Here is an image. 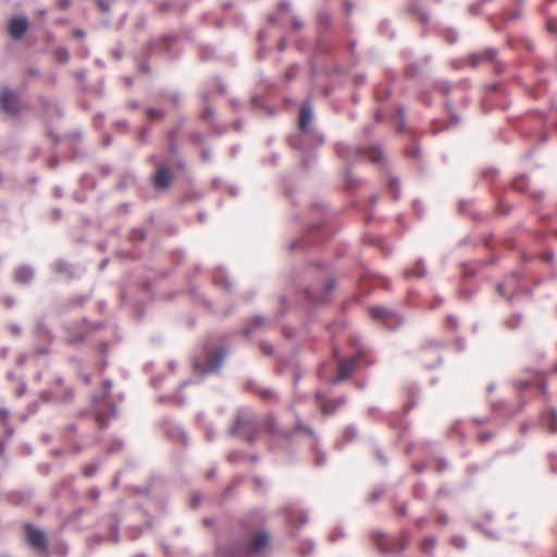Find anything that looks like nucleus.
<instances>
[{"instance_id": "1", "label": "nucleus", "mask_w": 557, "mask_h": 557, "mask_svg": "<svg viewBox=\"0 0 557 557\" xmlns=\"http://www.w3.org/2000/svg\"><path fill=\"white\" fill-rule=\"evenodd\" d=\"M335 152L346 162H356L361 158H366L371 163L379 164L383 171H388V162L379 145L363 147L337 143L335 145Z\"/></svg>"}, {"instance_id": "2", "label": "nucleus", "mask_w": 557, "mask_h": 557, "mask_svg": "<svg viewBox=\"0 0 557 557\" xmlns=\"http://www.w3.org/2000/svg\"><path fill=\"white\" fill-rule=\"evenodd\" d=\"M270 535L267 531L253 534L248 545L242 541H232L218 547L216 557H245L248 553H260L269 543Z\"/></svg>"}, {"instance_id": "3", "label": "nucleus", "mask_w": 557, "mask_h": 557, "mask_svg": "<svg viewBox=\"0 0 557 557\" xmlns=\"http://www.w3.org/2000/svg\"><path fill=\"white\" fill-rule=\"evenodd\" d=\"M349 344L355 348V352L338 363L337 374L331 380L332 384H337L348 379L359 368L361 358L370 351V348L357 335L350 337Z\"/></svg>"}, {"instance_id": "4", "label": "nucleus", "mask_w": 557, "mask_h": 557, "mask_svg": "<svg viewBox=\"0 0 557 557\" xmlns=\"http://www.w3.org/2000/svg\"><path fill=\"white\" fill-rule=\"evenodd\" d=\"M227 352L228 350L225 346H220L214 350H205L203 357L196 355L193 359L194 370L201 375L219 371Z\"/></svg>"}, {"instance_id": "5", "label": "nucleus", "mask_w": 557, "mask_h": 557, "mask_svg": "<svg viewBox=\"0 0 557 557\" xmlns=\"http://www.w3.org/2000/svg\"><path fill=\"white\" fill-rule=\"evenodd\" d=\"M260 428L259 417L252 410L240 407L236 410L233 424L228 429L231 436H236L239 433L243 435Z\"/></svg>"}, {"instance_id": "6", "label": "nucleus", "mask_w": 557, "mask_h": 557, "mask_svg": "<svg viewBox=\"0 0 557 557\" xmlns=\"http://www.w3.org/2000/svg\"><path fill=\"white\" fill-rule=\"evenodd\" d=\"M176 41L177 36L170 34L156 37L143 46V52L147 53L148 57L160 55L171 61L174 58L172 47Z\"/></svg>"}, {"instance_id": "7", "label": "nucleus", "mask_w": 557, "mask_h": 557, "mask_svg": "<svg viewBox=\"0 0 557 557\" xmlns=\"http://www.w3.org/2000/svg\"><path fill=\"white\" fill-rule=\"evenodd\" d=\"M369 313L372 320L382 324L389 331H395L405 323V318L399 312L388 307L374 306L369 309Z\"/></svg>"}, {"instance_id": "8", "label": "nucleus", "mask_w": 557, "mask_h": 557, "mask_svg": "<svg viewBox=\"0 0 557 557\" xmlns=\"http://www.w3.org/2000/svg\"><path fill=\"white\" fill-rule=\"evenodd\" d=\"M325 138L315 126L308 128V132L300 133L295 138L290 139V146L301 152H307L311 148L323 146Z\"/></svg>"}, {"instance_id": "9", "label": "nucleus", "mask_w": 557, "mask_h": 557, "mask_svg": "<svg viewBox=\"0 0 557 557\" xmlns=\"http://www.w3.org/2000/svg\"><path fill=\"white\" fill-rule=\"evenodd\" d=\"M336 281L334 277H327L324 283H319L304 288L306 299L314 305H322L327 301L329 295L334 290Z\"/></svg>"}, {"instance_id": "10", "label": "nucleus", "mask_w": 557, "mask_h": 557, "mask_svg": "<svg viewBox=\"0 0 557 557\" xmlns=\"http://www.w3.org/2000/svg\"><path fill=\"white\" fill-rule=\"evenodd\" d=\"M28 545L40 557H50L48 541L45 531L37 529L30 523L24 527Z\"/></svg>"}, {"instance_id": "11", "label": "nucleus", "mask_w": 557, "mask_h": 557, "mask_svg": "<svg viewBox=\"0 0 557 557\" xmlns=\"http://www.w3.org/2000/svg\"><path fill=\"white\" fill-rule=\"evenodd\" d=\"M386 537V534L383 531H373L372 532V540L374 541V544L376 545L377 549L383 554H392V555H399L403 552H405L408 547L409 543V535L406 531L401 533V539L396 540L398 543V548H388L387 544H385L384 540Z\"/></svg>"}, {"instance_id": "12", "label": "nucleus", "mask_w": 557, "mask_h": 557, "mask_svg": "<svg viewBox=\"0 0 557 557\" xmlns=\"http://www.w3.org/2000/svg\"><path fill=\"white\" fill-rule=\"evenodd\" d=\"M0 107L3 112L10 115H17L20 112L18 97L9 87H4L1 91Z\"/></svg>"}, {"instance_id": "13", "label": "nucleus", "mask_w": 557, "mask_h": 557, "mask_svg": "<svg viewBox=\"0 0 557 557\" xmlns=\"http://www.w3.org/2000/svg\"><path fill=\"white\" fill-rule=\"evenodd\" d=\"M51 269L55 274L62 275L67 280L78 278L82 273L77 267L62 258L57 259L51 264Z\"/></svg>"}, {"instance_id": "14", "label": "nucleus", "mask_w": 557, "mask_h": 557, "mask_svg": "<svg viewBox=\"0 0 557 557\" xmlns=\"http://www.w3.org/2000/svg\"><path fill=\"white\" fill-rule=\"evenodd\" d=\"M314 113L313 106L309 99L305 100L300 104L299 116H298V128L300 133L308 132V128L312 127Z\"/></svg>"}, {"instance_id": "15", "label": "nucleus", "mask_w": 557, "mask_h": 557, "mask_svg": "<svg viewBox=\"0 0 557 557\" xmlns=\"http://www.w3.org/2000/svg\"><path fill=\"white\" fill-rule=\"evenodd\" d=\"M497 49L495 48H486L483 52H474L469 54L468 61L472 69H475L479 66L482 62H491L496 63L497 58Z\"/></svg>"}, {"instance_id": "16", "label": "nucleus", "mask_w": 557, "mask_h": 557, "mask_svg": "<svg viewBox=\"0 0 557 557\" xmlns=\"http://www.w3.org/2000/svg\"><path fill=\"white\" fill-rule=\"evenodd\" d=\"M108 519H109V524H108L109 535L107 536V541L114 543V544H119L121 541L120 525L122 523V517L119 512L112 511L108 515Z\"/></svg>"}, {"instance_id": "17", "label": "nucleus", "mask_w": 557, "mask_h": 557, "mask_svg": "<svg viewBox=\"0 0 557 557\" xmlns=\"http://www.w3.org/2000/svg\"><path fill=\"white\" fill-rule=\"evenodd\" d=\"M173 181V176L165 165L158 168L157 174L153 176L154 187L159 190H166L170 188Z\"/></svg>"}, {"instance_id": "18", "label": "nucleus", "mask_w": 557, "mask_h": 557, "mask_svg": "<svg viewBox=\"0 0 557 557\" xmlns=\"http://www.w3.org/2000/svg\"><path fill=\"white\" fill-rule=\"evenodd\" d=\"M164 429L166 434L173 440H180L181 443L186 447L189 445L188 435L185 430L173 421H165Z\"/></svg>"}, {"instance_id": "19", "label": "nucleus", "mask_w": 557, "mask_h": 557, "mask_svg": "<svg viewBox=\"0 0 557 557\" xmlns=\"http://www.w3.org/2000/svg\"><path fill=\"white\" fill-rule=\"evenodd\" d=\"M28 28V21L26 17H13L9 23V33L14 39L22 38Z\"/></svg>"}, {"instance_id": "20", "label": "nucleus", "mask_w": 557, "mask_h": 557, "mask_svg": "<svg viewBox=\"0 0 557 557\" xmlns=\"http://www.w3.org/2000/svg\"><path fill=\"white\" fill-rule=\"evenodd\" d=\"M35 276V271L33 267L28 264L20 265L14 271V281L22 285L29 284Z\"/></svg>"}, {"instance_id": "21", "label": "nucleus", "mask_w": 557, "mask_h": 557, "mask_svg": "<svg viewBox=\"0 0 557 557\" xmlns=\"http://www.w3.org/2000/svg\"><path fill=\"white\" fill-rule=\"evenodd\" d=\"M314 397L323 414L332 416L338 410L333 400L326 398L321 392H317Z\"/></svg>"}, {"instance_id": "22", "label": "nucleus", "mask_w": 557, "mask_h": 557, "mask_svg": "<svg viewBox=\"0 0 557 557\" xmlns=\"http://www.w3.org/2000/svg\"><path fill=\"white\" fill-rule=\"evenodd\" d=\"M523 277V274L521 272L515 271L512 272L507 278L506 284L507 286L512 288L511 294L508 296V301L511 304L513 299L517 297V295L520 293L519 287V280Z\"/></svg>"}, {"instance_id": "23", "label": "nucleus", "mask_w": 557, "mask_h": 557, "mask_svg": "<svg viewBox=\"0 0 557 557\" xmlns=\"http://www.w3.org/2000/svg\"><path fill=\"white\" fill-rule=\"evenodd\" d=\"M385 175L387 176V188L392 193L393 199L395 201L399 200L400 198V184L397 176L393 175L391 172V165L388 164V171H384Z\"/></svg>"}, {"instance_id": "24", "label": "nucleus", "mask_w": 557, "mask_h": 557, "mask_svg": "<svg viewBox=\"0 0 557 557\" xmlns=\"http://www.w3.org/2000/svg\"><path fill=\"white\" fill-rule=\"evenodd\" d=\"M213 282L226 292H231L233 289V282L230 275L222 268H220L214 274Z\"/></svg>"}, {"instance_id": "25", "label": "nucleus", "mask_w": 557, "mask_h": 557, "mask_svg": "<svg viewBox=\"0 0 557 557\" xmlns=\"http://www.w3.org/2000/svg\"><path fill=\"white\" fill-rule=\"evenodd\" d=\"M333 22V16L325 10L317 12V26L320 32H326Z\"/></svg>"}, {"instance_id": "26", "label": "nucleus", "mask_w": 557, "mask_h": 557, "mask_svg": "<svg viewBox=\"0 0 557 557\" xmlns=\"http://www.w3.org/2000/svg\"><path fill=\"white\" fill-rule=\"evenodd\" d=\"M161 99L169 100L174 107H180L183 102V95L178 90L162 89L159 91Z\"/></svg>"}, {"instance_id": "27", "label": "nucleus", "mask_w": 557, "mask_h": 557, "mask_svg": "<svg viewBox=\"0 0 557 557\" xmlns=\"http://www.w3.org/2000/svg\"><path fill=\"white\" fill-rule=\"evenodd\" d=\"M265 322L267 321L264 317H262L261 314H256L252 317L250 325L242 330V334L245 337H249L257 329H260L263 325H265Z\"/></svg>"}, {"instance_id": "28", "label": "nucleus", "mask_w": 557, "mask_h": 557, "mask_svg": "<svg viewBox=\"0 0 557 557\" xmlns=\"http://www.w3.org/2000/svg\"><path fill=\"white\" fill-rule=\"evenodd\" d=\"M404 275L405 277H424L426 275V269L423 259H418L413 268L405 270Z\"/></svg>"}, {"instance_id": "29", "label": "nucleus", "mask_w": 557, "mask_h": 557, "mask_svg": "<svg viewBox=\"0 0 557 557\" xmlns=\"http://www.w3.org/2000/svg\"><path fill=\"white\" fill-rule=\"evenodd\" d=\"M525 0H515V9L504 16L506 22L518 21L523 17V5Z\"/></svg>"}, {"instance_id": "30", "label": "nucleus", "mask_w": 557, "mask_h": 557, "mask_svg": "<svg viewBox=\"0 0 557 557\" xmlns=\"http://www.w3.org/2000/svg\"><path fill=\"white\" fill-rule=\"evenodd\" d=\"M438 33L445 39V41L449 45L456 44L459 39L458 30L451 26L443 27L438 30Z\"/></svg>"}, {"instance_id": "31", "label": "nucleus", "mask_w": 557, "mask_h": 557, "mask_svg": "<svg viewBox=\"0 0 557 557\" xmlns=\"http://www.w3.org/2000/svg\"><path fill=\"white\" fill-rule=\"evenodd\" d=\"M357 434H358V431H357V428L355 425L346 426V429L344 430L343 440L338 441L335 444V447L337 449L342 448V446L345 443H348V442L352 441L357 436Z\"/></svg>"}, {"instance_id": "32", "label": "nucleus", "mask_w": 557, "mask_h": 557, "mask_svg": "<svg viewBox=\"0 0 557 557\" xmlns=\"http://www.w3.org/2000/svg\"><path fill=\"white\" fill-rule=\"evenodd\" d=\"M541 12L543 13V15H544V16H545V18H546V30H547L549 34L557 35V17L552 16V15L546 11L545 4H543V5L541 7Z\"/></svg>"}, {"instance_id": "33", "label": "nucleus", "mask_w": 557, "mask_h": 557, "mask_svg": "<svg viewBox=\"0 0 557 557\" xmlns=\"http://www.w3.org/2000/svg\"><path fill=\"white\" fill-rule=\"evenodd\" d=\"M151 58L152 57H148L147 53H144L143 51L140 52V55L137 58V67L139 70V72H141L144 74L151 73V67L149 64V61Z\"/></svg>"}, {"instance_id": "34", "label": "nucleus", "mask_w": 557, "mask_h": 557, "mask_svg": "<svg viewBox=\"0 0 557 557\" xmlns=\"http://www.w3.org/2000/svg\"><path fill=\"white\" fill-rule=\"evenodd\" d=\"M344 178L346 187L349 189H354L360 184L359 180L352 176V168L349 164L345 166Z\"/></svg>"}, {"instance_id": "35", "label": "nucleus", "mask_w": 557, "mask_h": 557, "mask_svg": "<svg viewBox=\"0 0 557 557\" xmlns=\"http://www.w3.org/2000/svg\"><path fill=\"white\" fill-rule=\"evenodd\" d=\"M257 395H259L262 398V400H264V401L277 403L280 400L275 391H273L272 388H269V387H260V389H258Z\"/></svg>"}, {"instance_id": "36", "label": "nucleus", "mask_w": 557, "mask_h": 557, "mask_svg": "<svg viewBox=\"0 0 557 557\" xmlns=\"http://www.w3.org/2000/svg\"><path fill=\"white\" fill-rule=\"evenodd\" d=\"M116 413V407L114 405H111L110 413H103V412H96L95 418L96 421L99 423L100 428L104 429L107 428L109 416H114Z\"/></svg>"}, {"instance_id": "37", "label": "nucleus", "mask_w": 557, "mask_h": 557, "mask_svg": "<svg viewBox=\"0 0 557 557\" xmlns=\"http://www.w3.org/2000/svg\"><path fill=\"white\" fill-rule=\"evenodd\" d=\"M522 322V314L515 313L511 317L504 320V325L509 330H516L520 326Z\"/></svg>"}, {"instance_id": "38", "label": "nucleus", "mask_w": 557, "mask_h": 557, "mask_svg": "<svg viewBox=\"0 0 557 557\" xmlns=\"http://www.w3.org/2000/svg\"><path fill=\"white\" fill-rule=\"evenodd\" d=\"M312 451L315 455L314 465L322 467L326 463V454L319 448L318 443L312 445Z\"/></svg>"}, {"instance_id": "39", "label": "nucleus", "mask_w": 557, "mask_h": 557, "mask_svg": "<svg viewBox=\"0 0 557 557\" xmlns=\"http://www.w3.org/2000/svg\"><path fill=\"white\" fill-rule=\"evenodd\" d=\"M434 88L447 96L451 91L453 85L448 81L438 79L434 82Z\"/></svg>"}, {"instance_id": "40", "label": "nucleus", "mask_w": 557, "mask_h": 557, "mask_svg": "<svg viewBox=\"0 0 557 557\" xmlns=\"http://www.w3.org/2000/svg\"><path fill=\"white\" fill-rule=\"evenodd\" d=\"M209 125H210V133L213 136H222L226 131V126L221 124L216 120H212Z\"/></svg>"}, {"instance_id": "41", "label": "nucleus", "mask_w": 557, "mask_h": 557, "mask_svg": "<svg viewBox=\"0 0 557 557\" xmlns=\"http://www.w3.org/2000/svg\"><path fill=\"white\" fill-rule=\"evenodd\" d=\"M146 236V231L143 227H136L131 231L129 240L133 243L144 242Z\"/></svg>"}, {"instance_id": "42", "label": "nucleus", "mask_w": 557, "mask_h": 557, "mask_svg": "<svg viewBox=\"0 0 557 557\" xmlns=\"http://www.w3.org/2000/svg\"><path fill=\"white\" fill-rule=\"evenodd\" d=\"M379 32L382 36H385L389 39H393L395 37L394 32L391 29V23L389 21H382L379 25Z\"/></svg>"}, {"instance_id": "43", "label": "nucleus", "mask_w": 557, "mask_h": 557, "mask_svg": "<svg viewBox=\"0 0 557 557\" xmlns=\"http://www.w3.org/2000/svg\"><path fill=\"white\" fill-rule=\"evenodd\" d=\"M186 122V117L185 116H181L176 123V125L170 129L166 134V137L168 139H176L178 133H180V129L183 127V125L185 124Z\"/></svg>"}, {"instance_id": "44", "label": "nucleus", "mask_w": 557, "mask_h": 557, "mask_svg": "<svg viewBox=\"0 0 557 557\" xmlns=\"http://www.w3.org/2000/svg\"><path fill=\"white\" fill-rule=\"evenodd\" d=\"M304 157L301 159V166L304 170H309L317 161V157L314 154L307 152H302Z\"/></svg>"}, {"instance_id": "45", "label": "nucleus", "mask_w": 557, "mask_h": 557, "mask_svg": "<svg viewBox=\"0 0 557 557\" xmlns=\"http://www.w3.org/2000/svg\"><path fill=\"white\" fill-rule=\"evenodd\" d=\"M512 187L518 191H524L527 188V176L521 174L513 178Z\"/></svg>"}, {"instance_id": "46", "label": "nucleus", "mask_w": 557, "mask_h": 557, "mask_svg": "<svg viewBox=\"0 0 557 557\" xmlns=\"http://www.w3.org/2000/svg\"><path fill=\"white\" fill-rule=\"evenodd\" d=\"M251 102H252V106L256 108H264L269 115H273L275 112V110L273 108L264 107L263 102H262V98L258 95L252 96Z\"/></svg>"}, {"instance_id": "47", "label": "nucleus", "mask_w": 557, "mask_h": 557, "mask_svg": "<svg viewBox=\"0 0 557 557\" xmlns=\"http://www.w3.org/2000/svg\"><path fill=\"white\" fill-rule=\"evenodd\" d=\"M201 119L208 121L209 124L211 123L212 120H216L214 108L212 106L205 107L201 113Z\"/></svg>"}, {"instance_id": "48", "label": "nucleus", "mask_w": 557, "mask_h": 557, "mask_svg": "<svg viewBox=\"0 0 557 557\" xmlns=\"http://www.w3.org/2000/svg\"><path fill=\"white\" fill-rule=\"evenodd\" d=\"M473 528L476 529V530H480L488 539L498 540V536H497L496 532H494V531H492L490 529L484 528L480 522H474L473 523Z\"/></svg>"}, {"instance_id": "49", "label": "nucleus", "mask_w": 557, "mask_h": 557, "mask_svg": "<svg viewBox=\"0 0 557 557\" xmlns=\"http://www.w3.org/2000/svg\"><path fill=\"white\" fill-rule=\"evenodd\" d=\"M329 51V47L325 42H323L322 40H318L315 46H314V49H313V53L315 57H322L324 54H326Z\"/></svg>"}, {"instance_id": "50", "label": "nucleus", "mask_w": 557, "mask_h": 557, "mask_svg": "<svg viewBox=\"0 0 557 557\" xmlns=\"http://www.w3.org/2000/svg\"><path fill=\"white\" fill-rule=\"evenodd\" d=\"M281 156L278 152H272L268 158L262 160V164L269 166H276L280 162Z\"/></svg>"}, {"instance_id": "51", "label": "nucleus", "mask_w": 557, "mask_h": 557, "mask_svg": "<svg viewBox=\"0 0 557 557\" xmlns=\"http://www.w3.org/2000/svg\"><path fill=\"white\" fill-rule=\"evenodd\" d=\"M98 470H99V462H92V463L85 466L83 473L85 476L90 478V476L95 475L98 472Z\"/></svg>"}, {"instance_id": "52", "label": "nucleus", "mask_w": 557, "mask_h": 557, "mask_svg": "<svg viewBox=\"0 0 557 557\" xmlns=\"http://www.w3.org/2000/svg\"><path fill=\"white\" fill-rule=\"evenodd\" d=\"M146 114L151 120H160L164 116V111L156 109V108H148L146 110Z\"/></svg>"}, {"instance_id": "53", "label": "nucleus", "mask_w": 557, "mask_h": 557, "mask_svg": "<svg viewBox=\"0 0 557 557\" xmlns=\"http://www.w3.org/2000/svg\"><path fill=\"white\" fill-rule=\"evenodd\" d=\"M435 544H436V539L434 536H428L424 539V541L422 543V549L425 553H430L435 547Z\"/></svg>"}, {"instance_id": "54", "label": "nucleus", "mask_w": 557, "mask_h": 557, "mask_svg": "<svg viewBox=\"0 0 557 557\" xmlns=\"http://www.w3.org/2000/svg\"><path fill=\"white\" fill-rule=\"evenodd\" d=\"M451 544L456 548L465 549L467 547V540L462 535H455L451 539Z\"/></svg>"}, {"instance_id": "55", "label": "nucleus", "mask_w": 557, "mask_h": 557, "mask_svg": "<svg viewBox=\"0 0 557 557\" xmlns=\"http://www.w3.org/2000/svg\"><path fill=\"white\" fill-rule=\"evenodd\" d=\"M260 428L252 430L246 434H244V438L249 444H255L259 438Z\"/></svg>"}, {"instance_id": "56", "label": "nucleus", "mask_w": 557, "mask_h": 557, "mask_svg": "<svg viewBox=\"0 0 557 557\" xmlns=\"http://www.w3.org/2000/svg\"><path fill=\"white\" fill-rule=\"evenodd\" d=\"M152 492V485L146 484L144 486H136L134 487V493L141 496H150Z\"/></svg>"}, {"instance_id": "57", "label": "nucleus", "mask_w": 557, "mask_h": 557, "mask_svg": "<svg viewBox=\"0 0 557 557\" xmlns=\"http://www.w3.org/2000/svg\"><path fill=\"white\" fill-rule=\"evenodd\" d=\"M117 0H96L97 7L102 12H109L113 3Z\"/></svg>"}, {"instance_id": "58", "label": "nucleus", "mask_w": 557, "mask_h": 557, "mask_svg": "<svg viewBox=\"0 0 557 557\" xmlns=\"http://www.w3.org/2000/svg\"><path fill=\"white\" fill-rule=\"evenodd\" d=\"M265 428L268 430V432L274 434V433H277L278 432V425H277V422L275 420L274 417L270 416L268 419H267V422H265Z\"/></svg>"}, {"instance_id": "59", "label": "nucleus", "mask_w": 557, "mask_h": 557, "mask_svg": "<svg viewBox=\"0 0 557 557\" xmlns=\"http://www.w3.org/2000/svg\"><path fill=\"white\" fill-rule=\"evenodd\" d=\"M391 96V89L377 87L375 89V97L379 101H384Z\"/></svg>"}, {"instance_id": "60", "label": "nucleus", "mask_w": 557, "mask_h": 557, "mask_svg": "<svg viewBox=\"0 0 557 557\" xmlns=\"http://www.w3.org/2000/svg\"><path fill=\"white\" fill-rule=\"evenodd\" d=\"M450 122L447 124L444 129H449L453 126H458L461 123V116L456 112H451L448 114Z\"/></svg>"}, {"instance_id": "61", "label": "nucleus", "mask_w": 557, "mask_h": 557, "mask_svg": "<svg viewBox=\"0 0 557 557\" xmlns=\"http://www.w3.org/2000/svg\"><path fill=\"white\" fill-rule=\"evenodd\" d=\"M245 454L243 451H239V450H235V451H232L227 459L230 462L232 463H238L240 462L244 458H245Z\"/></svg>"}, {"instance_id": "62", "label": "nucleus", "mask_w": 557, "mask_h": 557, "mask_svg": "<svg viewBox=\"0 0 557 557\" xmlns=\"http://www.w3.org/2000/svg\"><path fill=\"white\" fill-rule=\"evenodd\" d=\"M175 5V1L174 0H165V1H162L158 4V10L159 12L161 13H166L169 12L173 7Z\"/></svg>"}, {"instance_id": "63", "label": "nucleus", "mask_w": 557, "mask_h": 557, "mask_svg": "<svg viewBox=\"0 0 557 557\" xmlns=\"http://www.w3.org/2000/svg\"><path fill=\"white\" fill-rule=\"evenodd\" d=\"M86 336L84 334H74L66 339L67 345H78L84 343Z\"/></svg>"}, {"instance_id": "64", "label": "nucleus", "mask_w": 557, "mask_h": 557, "mask_svg": "<svg viewBox=\"0 0 557 557\" xmlns=\"http://www.w3.org/2000/svg\"><path fill=\"white\" fill-rule=\"evenodd\" d=\"M124 446V443L122 440H115L112 442V444L108 447L107 453L108 454H114L120 451Z\"/></svg>"}]
</instances>
